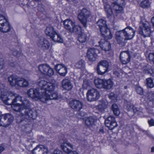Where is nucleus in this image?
<instances>
[{
    "instance_id": "1",
    "label": "nucleus",
    "mask_w": 154,
    "mask_h": 154,
    "mask_svg": "<svg viewBox=\"0 0 154 154\" xmlns=\"http://www.w3.org/2000/svg\"><path fill=\"white\" fill-rule=\"evenodd\" d=\"M0 99L5 104L11 105L14 114L19 122L34 119L36 115L35 110L26 109L31 105L29 100L13 92L6 91L2 92Z\"/></svg>"
},
{
    "instance_id": "2",
    "label": "nucleus",
    "mask_w": 154,
    "mask_h": 154,
    "mask_svg": "<svg viewBox=\"0 0 154 154\" xmlns=\"http://www.w3.org/2000/svg\"><path fill=\"white\" fill-rule=\"evenodd\" d=\"M39 88H31L27 91L29 97L34 100H39L44 103L51 100H57L60 97L56 92H52L55 89L54 85L45 80L38 83Z\"/></svg>"
},
{
    "instance_id": "3",
    "label": "nucleus",
    "mask_w": 154,
    "mask_h": 154,
    "mask_svg": "<svg viewBox=\"0 0 154 154\" xmlns=\"http://www.w3.org/2000/svg\"><path fill=\"white\" fill-rule=\"evenodd\" d=\"M97 24L99 27L101 34L105 39L109 40L112 38V33L111 30L107 27L105 20L100 19L97 22Z\"/></svg>"
},
{
    "instance_id": "4",
    "label": "nucleus",
    "mask_w": 154,
    "mask_h": 154,
    "mask_svg": "<svg viewBox=\"0 0 154 154\" xmlns=\"http://www.w3.org/2000/svg\"><path fill=\"white\" fill-rule=\"evenodd\" d=\"M103 2L104 8L108 17L113 15L112 8L113 9L116 11L117 13H119L123 10L122 6L124 4H120L119 3L112 4L111 7L107 2L103 1Z\"/></svg>"
},
{
    "instance_id": "5",
    "label": "nucleus",
    "mask_w": 154,
    "mask_h": 154,
    "mask_svg": "<svg viewBox=\"0 0 154 154\" xmlns=\"http://www.w3.org/2000/svg\"><path fill=\"white\" fill-rule=\"evenodd\" d=\"M139 33L144 38L150 36V26L149 23L145 20H141L139 23Z\"/></svg>"
},
{
    "instance_id": "6",
    "label": "nucleus",
    "mask_w": 154,
    "mask_h": 154,
    "mask_svg": "<svg viewBox=\"0 0 154 154\" xmlns=\"http://www.w3.org/2000/svg\"><path fill=\"white\" fill-rule=\"evenodd\" d=\"M38 69V73L44 75L51 76L54 73L53 69L47 64L39 65Z\"/></svg>"
},
{
    "instance_id": "7",
    "label": "nucleus",
    "mask_w": 154,
    "mask_h": 154,
    "mask_svg": "<svg viewBox=\"0 0 154 154\" xmlns=\"http://www.w3.org/2000/svg\"><path fill=\"white\" fill-rule=\"evenodd\" d=\"M90 12L85 8H83L78 15V18L85 27L86 26L87 21H89L91 18Z\"/></svg>"
},
{
    "instance_id": "8",
    "label": "nucleus",
    "mask_w": 154,
    "mask_h": 154,
    "mask_svg": "<svg viewBox=\"0 0 154 154\" xmlns=\"http://www.w3.org/2000/svg\"><path fill=\"white\" fill-rule=\"evenodd\" d=\"M11 29V25L6 17L0 15V31L6 33L9 32Z\"/></svg>"
},
{
    "instance_id": "9",
    "label": "nucleus",
    "mask_w": 154,
    "mask_h": 154,
    "mask_svg": "<svg viewBox=\"0 0 154 154\" xmlns=\"http://www.w3.org/2000/svg\"><path fill=\"white\" fill-rule=\"evenodd\" d=\"M13 116L10 114H5L0 116V126L7 127L13 122Z\"/></svg>"
},
{
    "instance_id": "10",
    "label": "nucleus",
    "mask_w": 154,
    "mask_h": 154,
    "mask_svg": "<svg viewBox=\"0 0 154 154\" xmlns=\"http://www.w3.org/2000/svg\"><path fill=\"white\" fill-rule=\"evenodd\" d=\"M65 28L70 32H77L81 29V26L75 25V23L69 19H67L63 22Z\"/></svg>"
},
{
    "instance_id": "11",
    "label": "nucleus",
    "mask_w": 154,
    "mask_h": 154,
    "mask_svg": "<svg viewBox=\"0 0 154 154\" xmlns=\"http://www.w3.org/2000/svg\"><path fill=\"white\" fill-rule=\"evenodd\" d=\"M109 63L106 60L100 62L97 67V71L98 74L103 75L109 70Z\"/></svg>"
},
{
    "instance_id": "12",
    "label": "nucleus",
    "mask_w": 154,
    "mask_h": 154,
    "mask_svg": "<svg viewBox=\"0 0 154 154\" xmlns=\"http://www.w3.org/2000/svg\"><path fill=\"white\" fill-rule=\"evenodd\" d=\"M87 96L88 101L92 102L98 99L100 97V94L99 92L96 89L91 88L88 91Z\"/></svg>"
},
{
    "instance_id": "13",
    "label": "nucleus",
    "mask_w": 154,
    "mask_h": 154,
    "mask_svg": "<svg viewBox=\"0 0 154 154\" xmlns=\"http://www.w3.org/2000/svg\"><path fill=\"white\" fill-rule=\"evenodd\" d=\"M121 32L123 33L126 40H130L133 38L134 36L135 30L131 27L128 26Z\"/></svg>"
},
{
    "instance_id": "14",
    "label": "nucleus",
    "mask_w": 154,
    "mask_h": 154,
    "mask_svg": "<svg viewBox=\"0 0 154 154\" xmlns=\"http://www.w3.org/2000/svg\"><path fill=\"white\" fill-rule=\"evenodd\" d=\"M36 44L38 46L43 50L48 49L50 47L49 42L44 38H38Z\"/></svg>"
},
{
    "instance_id": "15",
    "label": "nucleus",
    "mask_w": 154,
    "mask_h": 154,
    "mask_svg": "<svg viewBox=\"0 0 154 154\" xmlns=\"http://www.w3.org/2000/svg\"><path fill=\"white\" fill-rule=\"evenodd\" d=\"M69 105L74 110L79 111L82 108L83 104L79 100H73L69 101Z\"/></svg>"
},
{
    "instance_id": "16",
    "label": "nucleus",
    "mask_w": 154,
    "mask_h": 154,
    "mask_svg": "<svg viewBox=\"0 0 154 154\" xmlns=\"http://www.w3.org/2000/svg\"><path fill=\"white\" fill-rule=\"evenodd\" d=\"M97 51L98 50L94 48H90L88 50L87 57L89 61L93 62L96 60Z\"/></svg>"
},
{
    "instance_id": "17",
    "label": "nucleus",
    "mask_w": 154,
    "mask_h": 154,
    "mask_svg": "<svg viewBox=\"0 0 154 154\" xmlns=\"http://www.w3.org/2000/svg\"><path fill=\"white\" fill-rule=\"evenodd\" d=\"M105 124L110 130L112 129L117 126L115 118L112 116H109L106 119Z\"/></svg>"
},
{
    "instance_id": "18",
    "label": "nucleus",
    "mask_w": 154,
    "mask_h": 154,
    "mask_svg": "<svg viewBox=\"0 0 154 154\" xmlns=\"http://www.w3.org/2000/svg\"><path fill=\"white\" fill-rule=\"evenodd\" d=\"M120 59L123 64H126L130 61V56L127 51H123L121 53Z\"/></svg>"
},
{
    "instance_id": "19",
    "label": "nucleus",
    "mask_w": 154,
    "mask_h": 154,
    "mask_svg": "<svg viewBox=\"0 0 154 154\" xmlns=\"http://www.w3.org/2000/svg\"><path fill=\"white\" fill-rule=\"evenodd\" d=\"M55 68L56 71L61 76H65L67 73V69L63 64H57Z\"/></svg>"
},
{
    "instance_id": "20",
    "label": "nucleus",
    "mask_w": 154,
    "mask_h": 154,
    "mask_svg": "<svg viewBox=\"0 0 154 154\" xmlns=\"http://www.w3.org/2000/svg\"><path fill=\"white\" fill-rule=\"evenodd\" d=\"M101 48L105 51H108L111 48V45L109 42L106 41L104 39H101L99 42Z\"/></svg>"
},
{
    "instance_id": "21",
    "label": "nucleus",
    "mask_w": 154,
    "mask_h": 154,
    "mask_svg": "<svg viewBox=\"0 0 154 154\" xmlns=\"http://www.w3.org/2000/svg\"><path fill=\"white\" fill-rule=\"evenodd\" d=\"M61 146L62 149L65 152L68 153L72 151L73 149V146L70 143L68 142H64L61 144Z\"/></svg>"
},
{
    "instance_id": "22",
    "label": "nucleus",
    "mask_w": 154,
    "mask_h": 154,
    "mask_svg": "<svg viewBox=\"0 0 154 154\" xmlns=\"http://www.w3.org/2000/svg\"><path fill=\"white\" fill-rule=\"evenodd\" d=\"M29 85V82L26 79L23 78L19 77L17 87L25 88L27 87Z\"/></svg>"
},
{
    "instance_id": "23",
    "label": "nucleus",
    "mask_w": 154,
    "mask_h": 154,
    "mask_svg": "<svg viewBox=\"0 0 154 154\" xmlns=\"http://www.w3.org/2000/svg\"><path fill=\"white\" fill-rule=\"evenodd\" d=\"M63 88L66 90L70 91L73 88V85L70 81L68 79H63L62 81Z\"/></svg>"
},
{
    "instance_id": "24",
    "label": "nucleus",
    "mask_w": 154,
    "mask_h": 154,
    "mask_svg": "<svg viewBox=\"0 0 154 154\" xmlns=\"http://www.w3.org/2000/svg\"><path fill=\"white\" fill-rule=\"evenodd\" d=\"M124 35L122 32L119 31L116 32V38L118 43L120 45H122L124 44L125 40V38L123 37Z\"/></svg>"
},
{
    "instance_id": "25",
    "label": "nucleus",
    "mask_w": 154,
    "mask_h": 154,
    "mask_svg": "<svg viewBox=\"0 0 154 154\" xmlns=\"http://www.w3.org/2000/svg\"><path fill=\"white\" fill-rule=\"evenodd\" d=\"M19 78L17 76L11 75L8 77V81L11 86L17 87Z\"/></svg>"
},
{
    "instance_id": "26",
    "label": "nucleus",
    "mask_w": 154,
    "mask_h": 154,
    "mask_svg": "<svg viewBox=\"0 0 154 154\" xmlns=\"http://www.w3.org/2000/svg\"><path fill=\"white\" fill-rule=\"evenodd\" d=\"M104 80L99 78H96L94 80V83L96 87L99 88H103Z\"/></svg>"
},
{
    "instance_id": "27",
    "label": "nucleus",
    "mask_w": 154,
    "mask_h": 154,
    "mask_svg": "<svg viewBox=\"0 0 154 154\" xmlns=\"http://www.w3.org/2000/svg\"><path fill=\"white\" fill-rule=\"evenodd\" d=\"M96 121V119L92 117H89L87 118L85 120V123L88 127L92 126Z\"/></svg>"
},
{
    "instance_id": "28",
    "label": "nucleus",
    "mask_w": 154,
    "mask_h": 154,
    "mask_svg": "<svg viewBox=\"0 0 154 154\" xmlns=\"http://www.w3.org/2000/svg\"><path fill=\"white\" fill-rule=\"evenodd\" d=\"M107 102L102 100L97 106V108L100 111L103 112L107 107Z\"/></svg>"
},
{
    "instance_id": "29",
    "label": "nucleus",
    "mask_w": 154,
    "mask_h": 154,
    "mask_svg": "<svg viewBox=\"0 0 154 154\" xmlns=\"http://www.w3.org/2000/svg\"><path fill=\"white\" fill-rule=\"evenodd\" d=\"M53 34V36L51 37L53 41L60 43L63 42V39L56 32Z\"/></svg>"
},
{
    "instance_id": "30",
    "label": "nucleus",
    "mask_w": 154,
    "mask_h": 154,
    "mask_svg": "<svg viewBox=\"0 0 154 154\" xmlns=\"http://www.w3.org/2000/svg\"><path fill=\"white\" fill-rule=\"evenodd\" d=\"M103 88L109 89L111 88L113 85V83L111 79L107 80H104V84Z\"/></svg>"
},
{
    "instance_id": "31",
    "label": "nucleus",
    "mask_w": 154,
    "mask_h": 154,
    "mask_svg": "<svg viewBox=\"0 0 154 154\" xmlns=\"http://www.w3.org/2000/svg\"><path fill=\"white\" fill-rule=\"evenodd\" d=\"M46 34L51 37L53 36L55 32L54 31L53 28L51 26L47 27L45 31Z\"/></svg>"
},
{
    "instance_id": "32",
    "label": "nucleus",
    "mask_w": 154,
    "mask_h": 154,
    "mask_svg": "<svg viewBox=\"0 0 154 154\" xmlns=\"http://www.w3.org/2000/svg\"><path fill=\"white\" fill-rule=\"evenodd\" d=\"M44 148L43 145H39L37 146L32 150L33 154H41L42 151V148Z\"/></svg>"
},
{
    "instance_id": "33",
    "label": "nucleus",
    "mask_w": 154,
    "mask_h": 154,
    "mask_svg": "<svg viewBox=\"0 0 154 154\" xmlns=\"http://www.w3.org/2000/svg\"><path fill=\"white\" fill-rule=\"evenodd\" d=\"M87 37V35L85 33L82 32L79 36L78 40L81 43H84L86 41Z\"/></svg>"
},
{
    "instance_id": "34",
    "label": "nucleus",
    "mask_w": 154,
    "mask_h": 154,
    "mask_svg": "<svg viewBox=\"0 0 154 154\" xmlns=\"http://www.w3.org/2000/svg\"><path fill=\"white\" fill-rule=\"evenodd\" d=\"M111 107L114 114L116 116H118L120 114V111L118 106L116 104H113Z\"/></svg>"
},
{
    "instance_id": "35",
    "label": "nucleus",
    "mask_w": 154,
    "mask_h": 154,
    "mask_svg": "<svg viewBox=\"0 0 154 154\" xmlns=\"http://www.w3.org/2000/svg\"><path fill=\"white\" fill-rule=\"evenodd\" d=\"M140 6L143 8H147L150 5V2L149 0H143L141 2Z\"/></svg>"
},
{
    "instance_id": "36",
    "label": "nucleus",
    "mask_w": 154,
    "mask_h": 154,
    "mask_svg": "<svg viewBox=\"0 0 154 154\" xmlns=\"http://www.w3.org/2000/svg\"><path fill=\"white\" fill-rule=\"evenodd\" d=\"M91 84V82L89 81L88 79H85L83 81L82 85L83 88L84 89H87Z\"/></svg>"
},
{
    "instance_id": "37",
    "label": "nucleus",
    "mask_w": 154,
    "mask_h": 154,
    "mask_svg": "<svg viewBox=\"0 0 154 154\" xmlns=\"http://www.w3.org/2000/svg\"><path fill=\"white\" fill-rule=\"evenodd\" d=\"M146 85L148 87L150 88H153L154 86L152 80L150 78H148L146 80Z\"/></svg>"
},
{
    "instance_id": "38",
    "label": "nucleus",
    "mask_w": 154,
    "mask_h": 154,
    "mask_svg": "<svg viewBox=\"0 0 154 154\" xmlns=\"http://www.w3.org/2000/svg\"><path fill=\"white\" fill-rule=\"evenodd\" d=\"M109 97L114 102H115L117 100V96L113 93H110L109 95Z\"/></svg>"
},
{
    "instance_id": "39",
    "label": "nucleus",
    "mask_w": 154,
    "mask_h": 154,
    "mask_svg": "<svg viewBox=\"0 0 154 154\" xmlns=\"http://www.w3.org/2000/svg\"><path fill=\"white\" fill-rule=\"evenodd\" d=\"M84 65V61L82 60H79L75 65V67L78 68H81Z\"/></svg>"
},
{
    "instance_id": "40",
    "label": "nucleus",
    "mask_w": 154,
    "mask_h": 154,
    "mask_svg": "<svg viewBox=\"0 0 154 154\" xmlns=\"http://www.w3.org/2000/svg\"><path fill=\"white\" fill-rule=\"evenodd\" d=\"M147 98L150 101H152V103L154 102V94L149 93L147 94Z\"/></svg>"
},
{
    "instance_id": "41",
    "label": "nucleus",
    "mask_w": 154,
    "mask_h": 154,
    "mask_svg": "<svg viewBox=\"0 0 154 154\" xmlns=\"http://www.w3.org/2000/svg\"><path fill=\"white\" fill-rule=\"evenodd\" d=\"M6 88L7 87L5 85V84L0 83V92L1 94L2 92L6 91Z\"/></svg>"
},
{
    "instance_id": "42",
    "label": "nucleus",
    "mask_w": 154,
    "mask_h": 154,
    "mask_svg": "<svg viewBox=\"0 0 154 154\" xmlns=\"http://www.w3.org/2000/svg\"><path fill=\"white\" fill-rule=\"evenodd\" d=\"M112 4L119 3L120 4H124V0H111Z\"/></svg>"
},
{
    "instance_id": "43",
    "label": "nucleus",
    "mask_w": 154,
    "mask_h": 154,
    "mask_svg": "<svg viewBox=\"0 0 154 154\" xmlns=\"http://www.w3.org/2000/svg\"><path fill=\"white\" fill-rule=\"evenodd\" d=\"M136 90L137 93L140 95L143 94V89L140 87H137L136 88Z\"/></svg>"
},
{
    "instance_id": "44",
    "label": "nucleus",
    "mask_w": 154,
    "mask_h": 154,
    "mask_svg": "<svg viewBox=\"0 0 154 154\" xmlns=\"http://www.w3.org/2000/svg\"><path fill=\"white\" fill-rule=\"evenodd\" d=\"M148 58L149 60L152 61L154 64V53H150L149 54Z\"/></svg>"
},
{
    "instance_id": "45",
    "label": "nucleus",
    "mask_w": 154,
    "mask_h": 154,
    "mask_svg": "<svg viewBox=\"0 0 154 154\" xmlns=\"http://www.w3.org/2000/svg\"><path fill=\"white\" fill-rule=\"evenodd\" d=\"M44 148H42V154H48V148L47 146L43 145Z\"/></svg>"
},
{
    "instance_id": "46",
    "label": "nucleus",
    "mask_w": 154,
    "mask_h": 154,
    "mask_svg": "<svg viewBox=\"0 0 154 154\" xmlns=\"http://www.w3.org/2000/svg\"><path fill=\"white\" fill-rule=\"evenodd\" d=\"M13 51V54L17 57H19L20 55V53L17 51L16 50L12 51Z\"/></svg>"
},
{
    "instance_id": "47",
    "label": "nucleus",
    "mask_w": 154,
    "mask_h": 154,
    "mask_svg": "<svg viewBox=\"0 0 154 154\" xmlns=\"http://www.w3.org/2000/svg\"><path fill=\"white\" fill-rule=\"evenodd\" d=\"M78 117L79 118L81 119L83 117H84L85 114V113L83 112H79L78 113Z\"/></svg>"
},
{
    "instance_id": "48",
    "label": "nucleus",
    "mask_w": 154,
    "mask_h": 154,
    "mask_svg": "<svg viewBox=\"0 0 154 154\" xmlns=\"http://www.w3.org/2000/svg\"><path fill=\"white\" fill-rule=\"evenodd\" d=\"M4 63L3 60L2 58H0V69H2L3 68Z\"/></svg>"
},
{
    "instance_id": "49",
    "label": "nucleus",
    "mask_w": 154,
    "mask_h": 154,
    "mask_svg": "<svg viewBox=\"0 0 154 154\" xmlns=\"http://www.w3.org/2000/svg\"><path fill=\"white\" fill-rule=\"evenodd\" d=\"M134 105L132 104H129L128 105L127 108L129 111H132Z\"/></svg>"
},
{
    "instance_id": "50",
    "label": "nucleus",
    "mask_w": 154,
    "mask_h": 154,
    "mask_svg": "<svg viewBox=\"0 0 154 154\" xmlns=\"http://www.w3.org/2000/svg\"><path fill=\"white\" fill-rule=\"evenodd\" d=\"M51 154H62V152L58 149H56L53 153Z\"/></svg>"
},
{
    "instance_id": "51",
    "label": "nucleus",
    "mask_w": 154,
    "mask_h": 154,
    "mask_svg": "<svg viewBox=\"0 0 154 154\" xmlns=\"http://www.w3.org/2000/svg\"><path fill=\"white\" fill-rule=\"evenodd\" d=\"M148 123L151 126H154V120L151 119L150 120L148 121Z\"/></svg>"
},
{
    "instance_id": "52",
    "label": "nucleus",
    "mask_w": 154,
    "mask_h": 154,
    "mask_svg": "<svg viewBox=\"0 0 154 154\" xmlns=\"http://www.w3.org/2000/svg\"><path fill=\"white\" fill-rule=\"evenodd\" d=\"M138 111V109L136 107L134 106L132 111H133L135 113L137 112Z\"/></svg>"
},
{
    "instance_id": "53",
    "label": "nucleus",
    "mask_w": 154,
    "mask_h": 154,
    "mask_svg": "<svg viewBox=\"0 0 154 154\" xmlns=\"http://www.w3.org/2000/svg\"><path fill=\"white\" fill-rule=\"evenodd\" d=\"M113 74L115 75V76H116L117 77H118L119 76V73L117 71H114Z\"/></svg>"
},
{
    "instance_id": "54",
    "label": "nucleus",
    "mask_w": 154,
    "mask_h": 154,
    "mask_svg": "<svg viewBox=\"0 0 154 154\" xmlns=\"http://www.w3.org/2000/svg\"><path fill=\"white\" fill-rule=\"evenodd\" d=\"M5 148L2 146H0V153L4 150Z\"/></svg>"
},
{
    "instance_id": "55",
    "label": "nucleus",
    "mask_w": 154,
    "mask_h": 154,
    "mask_svg": "<svg viewBox=\"0 0 154 154\" xmlns=\"http://www.w3.org/2000/svg\"><path fill=\"white\" fill-rule=\"evenodd\" d=\"M67 154H78L75 151H72Z\"/></svg>"
},
{
    "instance_id": "56",
    "label": "nucleus",
    "mask_w": 154,
    "mask_h": 154,
    "mask_svg": "<svg viewBox=\"0 0 154 154\" xmlns=\"http://www.w3.org/2000/svg\"><path fill=\"white\" fill-rule=\"evenodd\" d=\"M151 20L152 23L153 24V26H154V17H152L151 18Z\"/></svg>"
},
{
    "instance_id": "57",
    "label": "nucleus",
    "mask_w": 154,
    "mask_h": 154,
    "mask_svg": "<svg viewBox=\"0 0 154 154\" xmlns=\"http://www.w3.org/2000/svg\"><path fill=\"white\" fill-rule=\"evenodd\" d=\"M99 132L103 134L104 133V131L103 129H100L99 131Z\"/></svg>"
},
{
    "instance_id": "58",
    "label": "nucleus",
    "mask_w": 154,
    "mask_h": 154,
    "mask_svg": "<svg viewBox=\"0 0 154 154\" xmlns=\"http://www.w3.org/2000/svg\"><path fill=\"white\" fill-rule=\"evenodd\" d=\"M151 151L152 152H154V147L151 148Z\"/></svg>"
},
{
    "instance_id": "59",
    "label": "nucleus",
    "mask_w": 154,
    "mask_h": 154,
    "mask_svg": "<svg viewBox=\"0 0 154 154\" xmlns=\"http://www.w3.org/2000/svg\"><path fill=\"white\" fill-rule=\"evenodd\" d=\"M38 9L39 11H42V10L39 7H38Z\"/></svg>"
},
{
    "instance_id": "60",
    "label": "nucleus",
    "mask_w": 154,
    "mask_h": 154,
    "mask_svg": "<svg viewBox=\"0 0 154 154\" xmlns=\"http://www.w3.org/2000/svg\"><path fill=\"white\" fill-rule=\"evenodd\" d=\"M127 88V86H125L124 87V88L125 89H126Z\"/></svg>"
},
{
    "instance_id": "61",
    "label": "nucleus",
    "mask_w": 154,
    "mask_h": 154,
    "mask_svg": "<svg viewBox=\"0 0 154 154\" xmlns=\"http://www.w3.org/2000/svg\"><path fill=\"white\" fill-rule=\"evenodd\" d=\"M6 120H8V119H7Z\"/></svg>"
}]
</instances>
